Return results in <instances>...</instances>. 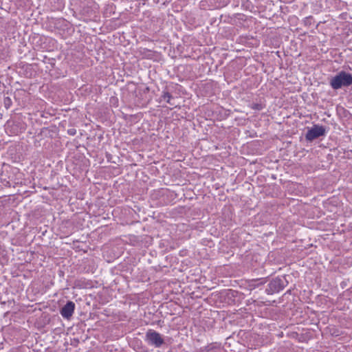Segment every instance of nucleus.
Here are the masks:
<instances>
[{"mask_svg": "<svg viewBox=\"0 0 352 352\" xmlns=\"http://www.w3.org/2000/svg\"><path fill=\"white\" fill-rule=\"evenodd\" d=\"M352 85V75L346 72H340L330 80V85L333 89H339L342 87Z\"/></svg>", "mask_w": 352, "mask_h": 352, "instance_id": "obj_1", "label": "nucleus"}, {"mask_svg": "<svg viewBox=\"0 0 352 352\" xmlns=\"http://www.w3.org/2000/svg\"><path fill=\"white\" fill-rule=\"evenodd\" d=\"M145 342L150 346L160 348L164 344V340L160 333L153 329H148L145 335Z\"/></svg>", "mask_w": 352, "mask_h": 352, "instance_id": "obj_2", "label": "nucleus"}, {"mask_svg": "<svg viewBox=\"0 0 352 352\" xmlns=\"http://www.w3.org/2000/svg\"><path fill=\"white\" fill-rule=\"evenodd\" d=\"M326 133L325 127L321 125H314L306 133L305 138L307 140L312 141L320 136L324 135Z\"/></svg>", "mask_w": 352, "mask_h": 352, "instance_id": "obj_3", "label": "nucleus"}, {"mask_svg": "<svg viewBox=\"0 0 352 352\" xmlns=\"http://www.w3.org/2000/svg\"><path fill=\"white\" fill-rule=\"evenodd\" d=\"M75 304L72 301H68L60 309L61 316L66 319H69L74 314Z\"/></svg>", "mask_w": 352, "mask_h": 352, "instance_id": "obj_4", "label": "nucleus"}, {"mask_svg": "<svg viewBox=\"0 0 352 352\" xmlns=\"http://www.w3.org/2000/svg\"><path fill=\"white\" fill-rule=\"evenodd\" d=\"M269 290L272 293L278 292L285 287L283 280L279 278L273 279L268 285Z\"/></svg>", "mask_w": 352, "mask_h": 352, "instance_id": "obj_5", "label": "nucleus"}, {"mask_svg": "<svg viewBox=\"0 0 352 352\" xmlns=\"http://www.w3.org/2000/svg\"><path fill=\"white\" fill-rule=\"evenodd\" d=\"M172 99L173 96L170 93H168V91H164L160 97V102L164 100L170 105H173L174 104L173 102H172Z\"/></svg>", "mask_w": 352, "mask_h": 352, "instance_id": "obj_6", "label": "nucleus"}, {"mask_svg": "<svg viewBox=\"0 0 352 352\" xmlns=\"http://www.w3.org/2000/svg\"><path fill=\"white\" fill-rule=\"evenodd\" d=\"M252 108L253 109L260 111V110L263 109V106H262V104H261L255 103V104H252Z\"/></svg>", "mask_w": 352, "mask_h": 352, "instance_id": "obj_7", "label": "nucleus"}, {"mask_svg": "<svg viewBox=\"0 0 352 352\" xmlns=\"http://www.w3.org/2000/svg\"><path fill=\"white\" fill-rule=\"evenodd\" d=\"M213 349H214L213 345L212 344H210V345H208L207 346H206L205 350L206 351H212Z\"/></svg>", "mask_w": 352, "mask_h": 352, "instance_id": "obj_8", "label": "nucleus"}, {"mask_svg": "<svg viewBox=\"0 0 352 352\" xmlns=\"http://www.w3.org/2000/svg\"><path fill=\"white\" fill-rule=\"evenodd\" d=\"M69 134L71 135H74L76 133V131L75 130H71L69 131Z\"/></svg>", "mask_w": 352, "mask_h": 352, "instance_id": "obj_9", "label": "nucleus"}]
</instances>
